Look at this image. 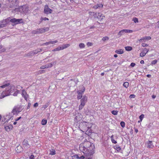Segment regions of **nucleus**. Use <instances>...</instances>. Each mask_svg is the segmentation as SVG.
Instances as JSON below:
<instances>
[{
    "label": "nucleus",
    "mask_w": 159,
    "mask_h": 159,
    "mask_svg": "<svg viewBox=\"0 0 159 159\" xmlns=\"http://www.w3.org/2000/svg\"><path fill=\"white\" fill-rule=\"evenodd\" d=\"M79 148L80 150L86 155V159H92L94 147L90 142L86 141L80 144Z\"/></svg>",
    "instance_id": "obj_1"
},
{
    "label": "nucleus",
    "mask_w": 159,
    "mask_h": 159,
    "mask_svg": "<svg viewBox=\"0 0 159 159\" xmlns=\"http://www.w3.org/2000/svg\"><path fill=\"white\" fill-rule=\"evenodd\" d=\"M14 89V86H9L6 90L3 91L0 95V99L3 98L6 96L9 95L13 91H12Z\"/></svg>",
    "instance_id": "obj_2"
},
{
    "label": "nucleus",
    "mask_w": 159,
    "mask_h": 159,
    "mask_svg": "<svg viewBox=\"0 0 159 159\" xmlns=\"http://www.w3.org/2000/svg\"><path fill=\"white\" fill-rule=\"evenodd\" d=\"M22 109L23 108L20 105H17L14 107L13 110L12 111L11 113H13L14 115H17L20 112Z\"/></svg>",
    "instance_id": "obj_3"
},
{
    "label": "nucleus",
    "mask_w": 159,
    "mask_h": 159,
    "mask_svg": "<svg viewBox=\"0 0 159 159\" xmlns=\"http://www.w3.org/2000/svg\"><path fill=\"white\" fill-rule=\"evenodd\" d=\"M88 98L85 96H83L82 98L80 100V104L79 106V110H81L84 106L85 103L87 102Z\"/></svg>",
    "instance_id": "obj_4"
},
{
    "label": "nucleus",
    "mask_w": 159,
    "mask_h": 159,
    "mask_svg": "<svg viewBox=\"0 0 159 159\" xmlns=\"http://www.w3.org/2000/svg\"><path fill=\"white\" fill-rule=\"evenodd\" d=\"M90 127V124L88 122L85 121L81 122L79 125V127L83 129H86L87 128L88 130Z\"/></svg>",
    "instance_id": "obj_5"
},
{
    "label": "nucleus",
    "mask_w": 159,
    "mask_h": 159,
    "mask_svg": "<svg viewBox=\"0 0 159 159\" xmlns=\"http://www.w3.org/2000/svg\"><path fill=\"white\" fill-rule=\"evenodd\" d=\"M85 88L83 86H80V90H78L77 93V99H80L82 97L83 94L85 91Z\"/></svg>",
    "instance_id": "obj_6"
},
{
    "label": "nucleus",
    "mask_w": 159,
    "mask_h": 159,
    "mask_svg": "<svg viewBox=\"0 0 159 159\" xmlns=\"http://www.w3.org/2000/svg\"><path fill=\"white\" fill-rule=\"evenodd\" d=\"M8 20V22L9 23L10 21L12 23H14L15 24H18L23 23V20L22 19H16V18L11 19L10 18H8L7 19Z\"/></svg>",
    "instance_id": "obj_7"
},
{
    "label": "nucleus",
    "mask_w": 159,
    "mask_h": 159,
    "mask_svg": "<svg viewBox=\"0 0 159 159\" xmlns=\"http://www.w3.org/2000/svg\"><path fill=\"white\" fill-rule=\"evenodd\" d=\"M52 10L50 9L47 5L44 6V12L46 14H48L52 13Z\"/></svg>",
    "instance_id": "obj_8"
},
{
    "label": "nucleus",
    "mask_w": 159,
    "mask_h": 159,
    "mask_svg": "<svg viewBox=\"0 0 159 159\" xmlns=\"http://www.w3.org/2000/svg\"><path fill=\"white\" fill-rule=\"evenodd\" d=\"M8 23V20L7 19L3 20L2 21H0V28L6 26Z\"/></svg>",
    "instance_id": "obj_9"
},
{
    "label": "nucleus",
    "mask_w": 159,
    "mask_h": 159,
    "mask_svg": "<svg viewBox=\"0 0 159 159\" xmlns=\"http://www.w3.org/2000/svg\"><path fill=\"white\" fill-rule=\"evenodd\" d=\"M82 118V116L81 114L78 113L76 115L75 117V120L76 122H78Z\"/></svg>",
    "instance_id": "obj_10"
},
{
    "label": "nucleus",
    "mask_w": 159,
    "mask_h": 159,
    "mask_svg": "<svg viewBox=\"0 0 159 159\" xmlns=\"http://www.w3.org/2000/svg\"><path fill=\"white\" fill-rule=\"evenodd\" d=\"M151 38L150 36H145L143 37L142 38L139 40L140 42H144L146 41V40H149L151 39Z\"/></svg>",
    "instance_id": "obj_11"
},
{
    "label": "nucleus",
    "mask_w": 159,
    "mask_h": 159,
    "mask_svg": "<svg viewBox=\"0 0 159 159\" xmlns=\"http://www.w3.org/2000/svg\"><path fill=\"white\" fill-rule=\"evenodd\" d=\"M49 28L48 27L44 28H41L38 29L37 30V33H43L47 31L48 30Z\"/></svg>",
    "instance_id": "obj_12"
},
{
    "label": "nucleus",
    "mask_w": 159,
    "mask_h": 159,
    "mask_svg": "<svg viewBox=\"0 0 159 159\" xmlns=\"http://www.w3.org/2000/svg\"><path fill=\"white\" fill-rule=\"evenodd\" d=\"M18 0H12L10 4V7H11L13 6H16L18 5Z\"/></svg>",
    "instance_id": "obj_13"
},
{
    "label": "nucleus",
    "mask_w": 159,
    "mask_h": 159,
    "mask_svg": "<svg viewBox=\"0 0 159 159\" xmlns=\"http://www.w3.org/2000/svg\"><path fill=\"white\" fill-rule=\"evenodd\" d=\"M13 126L11 125H9L5 127V130L7 132H9L13 128Z\"/></svg>",
    "instance_id": "obj_14"
},
{
    "label": "nucleus",
    "mask_w": 159,
    "mask_h": 159,
    "mask_svg": "<svg viewBox=\"0 0 159 159\" xmlns=\"http://www.w3.org/2000/svg\"><path fill=\"white\" fill-rule=\"evenodd\" d=\"M58 42L57 40H54L53 41H50L46 43H45L43 44V45H48L50 44H53L54 43H57Z\"/></svg>",
    "instance_id": "obj_15"
},
{
    "label": "nucleus",
    "mask_w": 159,
    "mask_h": 159,
    "mask_svg": "<svg viewBox=\"0 0 159 159\" xmlns=\"http://www.w3.org/2000/svg\"><path fill=\"white\" fill-rule=\"evenodd\" d=\"M41 50V49H38L35 50L30 52V54L31 55H34L37 54L38 52H40Z\"/></svg>",
    "instance_id": "obj_16"
},
{
    "label": "nucleus",
    "mask_w": 159,
    "mask_h": 159,
    "mask_svg": "<svg viewBox=\"0 0 159 159\" xmlns=\"http://www.w3.org/2000/svg\"><path fill=\"white\" fill-rule=\"evenodd\" d=\"M103 6V5L101 3L97 4V5L93 6V8L95 9H97L98 8H102Z\"/></svg>",
    "instance_id": "obj_17"
},
{
    "label": "nucleus",
    "mask_w": 159,
    "mask_h": 159,
    "mask_svg": "<svg viewBox=\"0 0 159 159\" xmlns=\"http://www.w3.org/2000/svg\"><path fill=\"white\" fill-rule=\"evenodd\" d=\"M22 95L24 98L26 100L28 97V95L24 90H22Z\"/></svg>",
    "instance_id": "obj_18"
},
{
    "label": "nucleus",
    "mask_w": 159,
    "mask_h": 159,
    "mask_svg": "<svg viewBox=\"0 0 159 159\" xmlns=\"http://www.w3.org/2000/svg\"><path fill=\"white\" fill-rule=\"evenodd\" d=\"M22 143L26 148H28L30 147V145L28 143V142L27 140H24Z\"/></svg>",
    "instance_id": "obj_19"
},
{
    "label": "nucleus",
    "mask_w": 159,
    "mask_h": 159,
    "mask_svg": "<svg viewBox=\"0 0 159 159\" xmlns=\"http://www.w3.org/2000/svg\"><path fill=\"white\" fill-rule=\"evenodd\" d=\"M29 9L28 7L26 6H23V13L24 14H26L28 12Z\"/></svg>",
    "instance_id": "obj_20"
},
{
    "label": "nucleus",
    "mask_w": 159,
    "mask_h": 159,
    "mask_svg": "<svg viewBox=\"0 0 159 159\" xmlns=\"http://www.w3.org/2000/svg\"><path fill=\"white\" fill-rule=\"evenodd\" d=\"M115 52L118 54H122L124 53L123 50L122 49H119L116 50Z\"/></svg>",
    "instance_id": "obj_21"
},
{
    "label": "nucleus",
    "mask_w": 159,
    "mask_h": 159,
    "mask_svg": "<svg viewBox=\"0 0 159 159\" xmlns=\"http://www.w3.org/2000/svg\"><path fill=\"white\" fill-rule=\"evenodd\" d=\"M153 147L152 143V141H149L148 144V147L149 148H152Z\"/></svg>",
    "instance_id": "obj_22"
},
{
    "label": "nucleus",
    "mask_w": 159,
    "mask_h": 159,
    "mask_svg": "<svg viewBox=\"0 0 159 159\" xmlns=\"http://www.w3.org/2000/svg\"><path fill=\"white\" fill-rule=\"evenodd\" d=\"M13 91L15 92L13 94V95L14 96H16L17 95V94L20 93V91L18 90L17 89H15V88L14 89V90H12Z\"/></svg>",
    "instance_id": "obj_23"
},
{
    "label": "nucleus",
    "mask_w": 159,
    "mask_h": 159,
    "mask_svg": "<svg viewBox=\"0 0 159 159\" xmlns=\"http://www.w3.org/2000/svg\"><path fill=\"white\" fill-rule=\"evenodd\" d=\"M70 46V44H64L62 45L61 46L62 49L63 50L64 49L67 48L69 47Z\"/></svg>",
    "instance_id": "obj_24"
},
{
    "label": "nucleus",
    "mask_w": 159,
    "mask_h": 159,
    "mask_svg": "<svg viewBox=\"0 0 159 159\" xmlns=\"http://www.w3.org/2000/svg\"><path fill=\"white\" fill-rule=\"evenodd\" d=\"M56 61H53L51 63H49L48 64V67H52L53 65H55L56 64Z\"/></svg>",
    "instance_id": "obj_25"
},
{
    "label": "nucleus",
    "mask_w": 159,
    "mask_h": 159,
    "mask_svg": "<svg viewBox=\"0 0 159 159\" xmlns=\"http://www.w3.org/2000/svg\"><path fill=\"white\" fill-rule=\"evenodd\" d=\"M114 148L117 151H119L121 150V148L117 145L115 146Z\"/></svg>",
    "instance_id": "obj_26"
},
{
    "label": "nucleus",
    "mask_w": 159,
    "mask_h": 159,
    "mask_svg": "<svg viewBox=\"0 0 159 159\" xmlns=\"http://www.w3.org/2000/svg\"><path fill=\"white\" fill-rule=\"evenodd\" d=\"M62 50L61 47H58L52 50V51L55 52Z\"/></svg>",
    "instance_id": "obj_27"
},
{
    "label": "nucleus",
    "mask_w": 159,
    "mask_h": 159,
    "mask_svg": "<svg viewBox=\"0 0 159 159\" xmlns=\"http://www.w3.org/2000/svg\"><path fill=\"white\" fill-rule=\"evenodd\" d=\"M55 151L53 149H51L50 150L49 154L51 155H54L55 154Z\"/></svg>",
    "instance_id": "obj_28"
},
{
    "label": "nucleus",
    "mask_w": 159,
    "mask_h": 159,
    "mask_svg": "<svg viewBox=\"0 0 159 159\" xmlns=\"http://www.w3.org/2000/svg\"><path fill=\"white\" fill-rule=\"evenodd\" d=\"M125 33H131L133 32V30H130L124 29Z\"/></svg>",
    "instance_id": "obj_29"
},
{
    "label": "nucleus",
    "mask_w": 159,
    "mask_h": 159,
    "mask_svg": "<svg viewBox=\"0 0 159 159\" xmlns=\"http://www.w3.org/2000/svg\"><path fill=\"white\" fill-rule=\"evenodd\" d=\"M47 120L45 119H43L41 121V124L43 125H45L47 123Z\"/></svg>",
    "instance_id": "obj_30"
},
{
    "label": "nucleus",
    "mask_w": 159,
    "mask_h": 159,
    "mask_svg": "<svg viewBox=\"0 0 159 159\" xmlns=\"http://www.w3.org/2000/svg\"><path fill=\"white\" fill-rule=\"evenodd\" d=\"M9 85V84H4L0 86V88H5L7 86H8Z\"/></svg>",
    "instance_id": "obj_31"
},
{
    "label": "nucleus",
    "mask_w": 159,
    "mask_h": 159,
    "mask_svg": "<svg viewBox=\"0 0 159 159\" xmlns=\"http://www.w3.org/2000/svg\"><path fill=\"white\" fill-rule=\"evenodd\" d=\"M125 48L127 51H130L132 49V48L130 46L125 47Z\"/></svg>",
    "instance_id": "obj_32"
},
{
    "label": "nucleus",
    "mask_w": 159,
    "mask_h": 159,
    "mask_svg": "<svg viewBox=\"0 0 159 159\" xmlns=\"http://www.w3.org/2000/svg\"><path fill=\"white\" fill-rule=\"evenodd\" d=\"M125 33L124 30H122L120 31L118 33V35L120 36L122 35H123Z\"/></svg>",
    "instance_id": "obj_33"
},
{
    "label": "nucleus",
    "mask_w": 159,
    "mask_h": 159,
    "mask_svg": "<svg viewBox=\"0 0 159 159\" xmlns=\"http://www.w3.org/2000/svg\"><path fill=\"white\" fill-rule=\"evenodd\" d=\"M48 106V103H46L44 105H43L42 107V109L43 110H44L45 108H47Z\"/></svg>",
    "instance_id": "obj_34"
},
{
    "label": "nucleus",
    "mask_w": 159,
    "mask_h": 159,
    "mask_svg": "<svg viewBox=\"0 0 159 159\" xmlns=\"http://www.w3.org/2000/svg\"><path fill=\"white\" fill-rule=\"evenodd\" d=\"M48 64L45 65H43V66H42L40 67V68L41 69H44L46 68H49V67H48Z\"/></svg>",
    "instance_id": "obj_35"
},
{
    "label": "nucleus",
    "mask_w": 159,
    "mask_h": 159,
    "mask_svg": "<svg viewBox=\"0 0 159 159\" xmlns=\"http://www.w3.org/2000/svg\"><path fill=\"white\" fill-rule=\"evenodd\" d=\"M123 86L126 88H127L129 86V83L128 82H125L123 84Z\"/></svg>",
    "instance_id": "obj_36"
},
{
    "label": "nucleus",
    "mask_w": 159,
    "mask_h": 159,
    "mask_svg": "<svg viewBox=\"0 0 159 159\" xmlns=\"http://www.w3.org/2000/svg\"><path fill=\"white\" fill-rule=\"evenodd\" d=\"M23 6H20L19 7V12L21 13H23Z\"/></svg>",
    "instance_id": "obj_37"
},
{
    "label": "nucleus",
    "mask_w": 159,
    "mask_h": 159,
    "mask_svg": "<svg viewBox=\"0 0 159 159\" xmlns=\"http://www.w3.org/2000/svg\"><path fill=\"white\" fill-rule=\"evenodd\" d=\"M149 49H147L146 48H144L143 50V51L145 53H146V54L149 52Z\"/></svg>",
    "instance_id": "obj_38"
},
{
    "label": "nucleus",
    "mask_w": 159,
    "mask_h": 159,
    "mask_svg": "<svg viewBox=\"0 0 159 159\" xmlns=\"http://www.w3.org/2000/svg\"><path fill=\"white\" fill-rule=\"evenodd\" d=\"M79 47L80 48H84L85 47L84 44L83 43H80L79 45Z\"/></svg>",
    "instance_id": "obj_39"
},
{
    "label": "nucleus",
    "mask_w": 159,
    "mask_h": 159,
    "mask_svg": "<svg viewBox=\"0 0 159 159\" xmlns=\"http://www.w3.org/2000/svg\"><path fill=\"white\" fill-rule=\"evenodd\" d=\"M133 20L135 23H138L139 22L138 19L136 17H134L133 18Z\"/></svg>",
    "instance_id": "obj_40"
},
{
    "label": "nucleus",
    "mask_w": 159,
    "mask_h": 159,
    "mask_svg": "<svg viewBox=\"0 0 159 159\" xmlns=\"http://www.w3.org/2000/svg\"><path fill=\"white\" fill-rule=\"evenodd\" d=\"M146 55V53H145L143 51L141 52L140 54V56L142 57H144Z\"/></svg>",
    "instance_id": "obj_41"
},
{
    "label": "nucleus",
    "mask_w": 159,
    "mask_h": 159,
    "mask_svg": "<svg viewBox=\"0 0 159 159\" xmlns=\"http://www.w3.org/2000/svg\"><path fill=\"white\" fill-rule=\"evenodd\" d=\"M144 117V115L143 114H141L139 116V118L140 119V121L141 122L142 121L143 118Z\"/></svg>",
    "instance_id": "obj_42"
},
{
    "label": "nucleus",
    "mask_w": 159,
    "mask_h": 159,
    "mask_svg": "<svg viewBox=\"0 0 159 159\" xmlns=\"http://www.w3.org/2000/svg\"><path fill=\"white\" fill-rule=\"evenodd\" d=\"M111 113L114 115H116L118 114V111H111Z\"/></svg>",
    "instance_id": "obj_43"
},
{
    "label": "nucleus",
    "mask_w": 159,
    "mask_h": 159,
    "mask_svg": "<svg viewBox=\"0 0 159 159\" xmlns=\"http://www.w3.org/2000/svg\"><path fill=\"white\" fill-rule=\"evenodd\" d=\"M40 20H41V21H42L43 20H49V19L48 18H46V17H44V18L41 17Z\"/></svg>",
    "instance_id": "obj_44"
},
{
    "label": "nucleus",
    "mask_w": 159,
    "mask_h": 159,
    "mask_svg": "<svg viewBox=\"0 0 159 159\" xmlns=\"http://www.w3.org/2000/svg\"><path fill=\"white\" fill-rule=\"evenodd\" d=\"M79 156L78 155H76L72 156V159H78Z\"/></svg>",
    "instance_id": "obj_45"
},
{
    "label": "nucleus",
    "mask_w": 159,
    "mask_h": 159,
    "mask_svg": "<svg viewBox=\"0 0 159 159\" xmlns=\"http://www.w3.org/2000/svg\"><path fill=\"white\" fill-rule=\"evenodd\" d=\"M120 124L122 127L124 128L125 126V124L124 122L122 121L120 122Z\"/></svg>",
    "instance_id": "obj_46"
},
{
    "label": "nucleus",
    "mask_w": 159,
    "mask_h": 159,
    "mask_svg": "<svg viewBox=\"0 0 159 159\" xmlns=\"http://www.w3.org/2000/svg\"><path fill=\"white\" fill-rule=\"evenodd\" d=\"M142 46L143 47H145L148 46L149 45L148 44L145 43H143L142 44Z\"/></svg>",
    "instance_id": "obj_47"
},
{
    "label": "nucleus",
    "mask_w": 159,
    "mask_h": 159,
    "mask_svg": "<svg viewBox=\"0 0 159 159\" xmlns=\"http://www.w3.org/2000/svg\"><path fill=\"white\" fill-rule=\"evenodd\" d=\"M108 37L106 36L103 38L102 39V40L103 41H105L106 40H108Z\"/></svg>",
    "instance_id": "obj_48"
},
{
    "label": "nucleus",
    "mask_w": 159,
    "mask_h": 159,
    "mask_svg": "<svg viewBox=\"0 0 159 159\" xmlns=\"http://www.w3.org/2000/svg\"><path fill=\"white\" fill-rule=\"evenodd\" d=\"M157 62V60H154L152 61L151 64L152 65L155 64Z\"/></svg>",
    "instance_id": "obj_49"
},
{
    "label": "nucleus",
    "mask_w": 159,
    "mask_h": 159,
    "mask_svg": "<svg viewBox=\"0 0 159 159\" xmlns=\"http://www.w3.org/2000/svg\"><path fill=\"white\" fill-rule=\"evenodd\" d=\"M89 15L92 16H94L95 14L94 12L92 11H89Z\"/></svg>",
    "instance_id": "obj_50"
},
{
    "label": "nucleus",
    "mask_w": 159,
    "mask_h": 159,
    "mask_svg": "<svg viewBox=\"0 0 159 159\" xmlns=\"http://www.w3.org/2000/svg\"><path fill=\"white\" fill-rule=\"evenodd\" d=\"M19 12V7L16 8L15 9L14 11V12Z\"/></svg>",
    "instance_id": "obj_51"
},
{
    "label": "nucleus",
    "mask_w": 159,
    "mask_h": 159,
    "mask_svg": "<svg viewBox=\"0 0 159 159\" xmlns=\"http://www.w3.org/2000/svg\"><path fill=\"white\" fill-rule=\"evenodd\" d=\"M135 95L134 94H131L129 96V98H134L135 97Z\"/></svg>",
    "instance_id": "obj_52"
},
{
    "label": "nucleus",
    "mask_w": 159,
    "mask_h": 159,
    "mask_svg": "<svg viewBox=\"0 0 159 159\" xmlns=\"http://www.w3.org/2000/svg\"><path fill=\"white\" fill-rule=\"evenodd\" d=\"M87 44L88 47H89L92 46V43L90 42H88L87 43Z\"/></svg>",
    "instance_id": "obj_53"
},
{
    "label": "nucleus",
    "mask_w": 159,
    "mask_h": 159,
    "mask_svg": "<svg viewBox=\"0 0 159 159\" xmlns=\"http://www.w3.org/2000/svg\"><path fill=\"white\" fill-rule=\"evenodd\" d=\"M34 156L33 155H31L30 157V159H34Z\"/></svg>",
    "instance_id": "obj_54"
},
{
    "label": "nucleus",
    "mask_w": 159,
    "mask_h": 159,
    "mask_svg": "<svg viewBox=\"0 0 159 159\" xmlns=\"http://www.w3.org/2000/svg\"><path fill=\"white\" fill-rule=\"evenodd\" d=\"M135 64L134 63H131V64H130V66H131L132 67H134L135 66Z\"/></svg>",
    "instance_id": "obj_55"
},
{
    "label": "nucleus",
    "mask_w": 159,
    "mask_h": 159,
    "mask_svg": "<svg viewBox=\"0 0 159 159\" xmlns=\"http://www.w3.org/2000/svg\"><path fill=\"white\" fill-rule=\"evenodd\" d=\"M111 141L113 143L115 144V143H117V142L116 141H115V140H114V139H112V140H111Z\"/></svg>",
    "instance_id": "obj_56"
},
{
    "label": "nucleus",
    "mask_w": 159,
    "mask_h": 159,
    "mask_svg": "<svg viewBox=\"0 0 159 159\" xmlns=\"http://www.w3.org/2000/svg\"><path fill=\"white\" fill-rule=\"evenodd\" d=\"M38 105H39V104H38V103L36 102L34 104V107H36L38 106Z\"/></svg>",
    "instance_id": "obj_57"
},
{
    "label": "nucleus",
    "mask_w": 159,
    "mask_h": 159,
    "mask_svg": "<svg viewBox=\"0 0 159 159\" xmlns=\"http://www.w3.org/2000/svg\"><path fill=\"white\" fill-rule=\"evenodd\" d=\"M21 118V117H19L18 118H17L16 119H15V120H16V121H17Z\"/></svg>",
    "instance_id": "obj_58"
},
{
    "label": "nucleus",
    "mask_w": 159,
    "mask_h": 159,
    "mask_svg": "<svg viewBox=\"0 0 159 159\" xmlns=\"http://www.w3.org/2000/svg\"><path fill=\"white\" fill-rule=\"evenodd\" d=\"M84 157L83 156H81L80 157H79L78 159H84Z\"/></svg>",
    "instance_id": "obj_59"
},
{
    "label": "nucleus",
    "mask_w": 159,
    "mask_h": 159,
    "mask_svg": "<svg viewBox=\"0 0 159 159\" xmlns=\"http://www.w3.org/2000/svg\"><path fill=\"white\" fill-rule=\"evenodd\" d=\"M5 51H6V49L4 48H3L1 49V51L2 52H4Z\"/></svg>",
    "instance_id": "obj_60"
},
{
    "label": "nucleus",
    "mask_w": 159,
    "mask_h": 159,
    "mask_svg": "<svg viewBox=\"0 0 159 159\" xmlns=\"http://www.w3.org/2000/svg\"><path fill=\"white\" fill-rule=\"evenodd\" d=\"M140 63L141 64H143L144 63V61L143 60H142L141 61Z\"/></svg>",
    "instance_id": "obj_61"
},
{
    "label": "nucleus",
    "mask_w": 159,
    "mask_h": 159,
    "mask_svg": "<svg viewBox=\"0 0 159 159\" xmlns=\"http://www.w3.org/2000/svg\"><path fill=\"white\" fill-rule=\"evenodd\" d=\"M136 133H137L138 132V130L137 129H134Z\"/></svg>",
    "instance_id": "obj_62"
},
{
    "label": "nucleus",
    "mask_w": 159,
    "mask_h": 159,
    "mask_svg": "<svg viewBox=\"0 0 159 159\" xmlns=\"http://www.w3.org/2000/svg\"><path fill=\"white\" fill-rule=\"evenodd\" d=\"M156 97V96H155L154 95H153L152 96V98L153 99H154V98H155Z\"/></svg>",
    "instance_id": "obj_63"
},
{
    "label": "nucleus",
    "mask_w": 159,
    "mask_h": 159,
    "mask_svg": "<svg viewBox=\"0 0 159 159\" xmlns=\"http://www.w3.org/2000/svg\"><path fill=\"white\" fill-rule=\"evenodd\" d=\"M147 77L148 78H150L151 77V75L149 74H148L147 75Z\"/></svg>",
    "instance_id": "obj_64"
}]
</instances>
